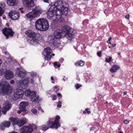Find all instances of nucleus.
I'll return each mask as SVG.
<instances>
[{
    "instance_id": "nucleus-1",
    "label": "nucleus",
    "mask_w": 133,
    "mask_h": 133,
    "mask_svg": "<svg viewBox=\"0 0 133 133\" xmlns=\"http://www.w3.org/2000/svg\"><path fill=\"white\" fill-rule=\"evenodd\" d=\"M51 6L53 7L54 9L58 14L63 15V17H66L69 10L68 8L64 6L63 3L61 1L56 2Z\"/></svg>"
},
{
    "instance_id": "nucleus-2",
    "label": "nucleus",
    "mask_w": 133,
    "mask_h": 133,
    "mask_svg": "<svg viewBox=\"0 0 133 133\" xmlns=\"http://www.w3.org/2000/svg\"><path fill=\"white\" fill-rule=\"evenodd\" d=\"M25 34L30 37V43L35 45L41 41L42 37L40 34L36 33L32 30H28L25 32Z\"/></svg>"
},
{
    "instance_id": "nucleus-3",
    "label": "nucleus",
    "mask_w": 133,
    "mask_h": 133,
    "mask_svg": "<svg viewBox=\"0 0 133 133\" xmlns=\"http://www.w3.org/2000/svg\"><path fill=\"white\" fill-rule=\"evenodd\" d=\"M35 25L36 29L42 31L46 30L49 27L48 21L44 18H40L37 20L35 22Z\"/></svg>"
},
{
    "instance_id": "nucleus-4",
    "label": "nucleus",
    "mask_w": 133,
    "mask_h": 133,
    "mask_svg": "<svg viewBox=\"0 0 133 133\" xmlns=\"http://www.w3.org/2000/svg\"><path fill=\"white\" fill-rule=\"evenodd\" d=\"M61 30L62 31V35L64 37L66 36L70 40H71L74 37L76 33L75 31L66 25L63 27Z\"/></svg>"
},
{
    "instance_id": "nucleus-5",
    "label": "nucleus",
    "mask_w": 133,
    "mask_h": 133,
    "mask_svg": "<svg viewBox=\"0 0 133 133\" xmlns=\"http://www.w3.org/2000/svg\"><path fill=\"white\" fill-rule=\"evenodd\" d=\"M13 90V88L9 83L5 81L0 82V92L4 95L10 94Z\"/></svg>"
},
{
    "instance_id": "nucleus-6",
    "label": "nucleus",
    "mask_w": 133,
    "mask_h": 133,
    "mask_svg": "<svg viewBox=\"0 0 133 133\" xmlns=\"http://www.w3.org/2000/svg\"><path fill=\"white\" fill-rule=\"evenodd\" d=\"M25 95L30 98V101L32 102H40V100L39 96L36 95V92L35 91H31L29 89H27L24 91Z\"/></svg>"
},
{
    "instance_id": "nucleus-7",
    "label": "nucleus",
    "mask_w": 133,
    "mask_h": 133,
    "mask_svg": "<svg viewBox=\"0 0 133 133\" xmlns=\"http://www.w3.org/2000/svg\"><path fill=\"white\" fill-rule=\"evenodd\" d=\"M45 60L49 61L52 56H54L55 54H53L52 50L49 47H47L45 48L43 51L42 53Z\"/></svg>"
},
{
    "instance_id": "nucleus-8",
    "label": "nucleus",
    "mask_w": 133,
    "mask_h": 133,
    "mask_svg": "<svg viewBox=\"0 0 133 133\" xmlns=\"http://www.w3.org/2000/svg\"><path fill=\"white\" fill-rule=\"evenodd\" d=\"M60 119V116H57L54 121L52 122L50 120H49L47 122V124L50 128H55L56 129L60 127L59 123V122Z\"/></svg>"
},
{
    "instance_id": "nucleus-9",
    "label": "nucleus",
    "mask_w": 133,
    "mask_h": 133,
    "mask_svg": "<svg viewBox=\"0 0 133 133\" xmlns=\"http://www.w3.org/2000/svg\"><path fill=\"white\" fill-rule=\"evenodd\" d=\"M29 79L28 78L26 77L23 81H19L17 83L18 87L23 89L26 88L29 83Z\"/></svg>"
},
{
    "instance_id": "nucleus-10",
    "label": "nucleus",
    "mask_w": 133,
    "mask_h": 133,
    "mask_svg": "<svg viewBox=\"0 0 133 133\" xmlns=\"http://www.w3.org/2000/svg\"><path fill=\"white\" fill-rule=\"evenodd\" d=\"M48 41L50 44L55 46H58L59 42V39H56L53 35L48 36Z\"/></svg>"
},
{
    "instance_id": "nucleus-11",
    "label": "nucleus",
    "mask_w": 133,
    "mask_h": 133,
    "mask_svg": "<svg viewBox=\"0 0 133 133\" xmlns=\"http://www.w3.org/2000/svg\"><path fill=\"white\" fill-rule=\"evenodd\" d=\"M18 12L15 10H12L9 13V16L11 19L15 20L17 19L19 17Z\"/></svg>"
},
{
    "instance_id": "nucleus-12",
    "label": "nucleus",
    "mask_w": 133,
    "mask_h": 133,
    "mask_svg": "<svg viewBox=\"0 0 133 133\" xmlns=\"http://www.w3.org/2000/svg\"><path fill=\"white\" fill-rule=\"evenodd\" d=\"M24 94V92L21 89H16L14 91V96L16 99L21 98Z\"/></svg>"
},
{
    "instance_id": "nucleus-13",
    "label": "nucleus",
    "mask_w": 133,
    "mask_h": 133,
    "mask_svg": "<svg viewBox=\"0 0 133 133\" xmlns=\"http://www.w3.org/2000/svg\"><path fill=\"white\" fill-rule=\"evenodd\" d=\"M12 30V29L10 28H4L3 30V33L6 37L7 39L8 38L9 36H13L14 32Z\"/></svg>"
},
{
    "instance_id": "nucleus-14",
    "label": "nucleus",
    "mask_w": 133,
    "mask_h": 133,
    "mask_svg": "<svg viewBox=\"0 0 133 133\" xmlns=\"http://www.w3.org/2000/svg\"><path fill=\"white\" fill-rule=\"evenodd\" d=\"M63 16V15L59 14L57 12H56V13H54L50 19L53 21H58L61 18H63L65 17Z\"/></svg>"
},
{
    "instance_id": "nucleus-15",
    "label": "nucleus",
    "mask_w": 133,
    "mask_h": 133,
    "mask_svg": "<svg viewBox=\"0 0 133 133\" xmlns=\"http://www.w3.org/2000/svg\"><path fill=\"white\" fill-rule=\"evenodd\" d=\"M53 7L51 6L50 8L46 12L47 18L49 19L51 18L54 13H56L55 11L53 8Z\"/></svg>"
},
{
    "instance_id": "nucleus-16",
    "label": "nucleus",
    "mask_w": 133,
    "mask_h": 133,
    "mask_svg": "<svg viewBox=\"0 0 133 133\" xmlns=\"http://www.w3.org/2000/svg\"><path fill=\"white\" fill-rule=\"evenodd\" d=\"M20 131L21 133H30L32 132V130L29 126H24L21 129Z\"/></svg>"
},
{
    "instance_id": "nucleus-17",
    "label": "nucleus",
    "mask_w": 133,
    "mask_h": 133,
    "mask_svg": "<svg viewBox=\"0 0 133 133\" xmlns=\"http://www.w3.org/2000/svg\"><path fill=\"white\" fill-rule=\"evenodd\" d=\"M29 104V103L28 102L23 101L21 102L20 104V106L19 107V109L21 110H23V112L26 111V107Z\"/></svg>"
},
{
    "instance_id": "nucleus-18",
    "label": "nucleus",
    "mask_w": 133,
    "mask_h": 133,
    "mask_svg": "<svg viewBox=\"0 0 133 133\" xmlns=\"http://www.w3.org/2000/svg\"><path fill=\"white\" fill-rule=\"evenodd\" d=\"M5 78L7 79H10L14 76L13 72L9 70L5 72Z\"/></svg>"
},
{
    "instance_id": "nucleus-19",
    "label": "nucleus",
    "mask_w": 133,
    "mask_h": 133,
    "mask_svg": "<svg viewBox=\"0 0 133 133\" xmlns=\"http://www.w3.org/2000/svg\"><path fill=\"white\" fill-rule=\"evenodd\" d=\"M34 12L33 11L29 12L25 15V17L29 19L31 21L33 19L37 17L36 14H34Z\"/></svg>"
},
{
    "instance_id": "nucleus-20",
    "label": "nucleus",
    "mask_w": 133,
    "mask_h": 133,
    "mask_svg": "<svg viewBox=\"0 0 133 133\" xmlns=\"http://www.w3.org/2000/svg\"><path fill=\"white\" fill-rule=\"evenodd\" d=\"M62 34L61 30H57L55 31L54 35H53V36L56 39H59V38L64 37V36Z\"/></svg>"
},
{
    "instance_id": "nucleus-21",
    "label": "nucleus",
    "mask_w": 133,
    "mask_h": 133,
    "mask_svg": "<svg viewBox=\"0 0 133 133\" xmlns=\"http://www.w3.org/2000/svg\"><path fill=\"white\" fill-rule=\"evenodd\" d=\"M18 0H7V4L11 6H16L18 3Z\"/></svg>"
},
{
    "instance_id": "nucleus-22",
    "label": "nucleus",
    "mask_w": 133,
    "mask_h": 133,
    "mask_svg": "<svg viewBox=\"0 0 133 133\" xmlns=\"http://www.w3.org/2000/svg\"><path fill=\"white\" fill-rule=\"evenodd\" d=\"M27 122L26 118L24 117L21 118V119L18 120L17 124L19 127H21Z\"/></svg>"
},
{
    "instance_id": "nucleus-23",
    "label": "nucleus",
    "mask_w": 133,
    "mask_h": 133,
    "mask_svg": "<svg viewBox=\"0 0 133 133\" xmlns=\"http://www.w3.org/2000/svg\"><path fill=\"white\" fill-rule=\"evenodd\" d=\"M11 105L10 102L8 101H6L4 103L3 108L4 109L6 110L10 109L11 108Z\"/></svg>"
},
{
    "instance_id": "nucleus-24",
    "label": "nucleus",
    "mask_w": 133,
    "mask_h": 133,
    "mask_svg": "<svg viewBox=\"0 0 133 133\" xmlns=\"http://www.w3.org/2000/svg\"><path fill=\"white\" fill-rule=\"evenodd\" d=\"M32 11L34 14H36L37 16H39L42 12L41 9L37 7L35 8Z\"/></svg>"
},
{
    "instance_id": "nucleus-25",
    "label": "nucleus",
    "mask_w": 133,
    "mask_h": 133,
    "mask_svg": "<svg viewBox=\"0 0 133 133\" xmlns=\"http://www.w3.org/2000/svg\"><path fill=\"white\" fill-rule=\"evenodd\" d=\"M118 68V66L116 65H115L111 67L110 69V71L111 72H114L117 71Z\"/></svg>"
},
{
    "instance_id": "nucleus-26",
    "label": "nucleus",
    "mask_w": 133,
    "mask_h": 133,
    "mask_svg": "<svg viewBox=\"0 0 133 133\" xmlns=\"http://www.w3.org/2000/svg\"><path fill=\"white\" fill-rule=\"evenodd\" d=\"M26 74L25 72L22 71H20L18 73V75L19 77L23 78L26 76Z\"/></svg>"
},
{
    "instance_id": "nucleus-27",
    "label": "nucleus",
    "mask_w": 133,
    "mask_h": 133,
    "mask_svg": "<svg viewBox=\"0 0 133 133\" xmlns=\"http://www.w3.org/2000/svg\"><path fill=\"white\" fill-rule=\"evenodd\" d=\"M85 64V62L81 60L78 61L77 62L75 63V65L76 66H83Z\"/></svg>"
},
{
    "instance_id": "nucleus-28",
    "label": "nucleus",
    "mask_w": 133,
    "mask_h": 133,
    "mask_svg": "<svg viewBox=\"0 0 133 133\" xmlns=\"http://www.w3.org/2000/svg\"><path fill=\"white\" fill-rule=\"evenodd\" d=\"M9 120L10 121L12 122L14 125L17 124L18 119L17 118L11 117L10 118Z\"/></svg>"
},
{
    "instance_id": "nucleus-29",
    "label": "nucleus",
    "mask_w": 133,
    "mask_h": 133,
    "mask_svg": "<svg viewBox=\"0 0 133 133\" xmlns=\"http://www.w3.org/2000/svg\"><path fill=\"white\" fill-rule=\"evenodd\" d=\"M5 4L4 2H0V8L5 9Z\"/></svg>"
},
{
    "instance_id": "nucleus-30",
    "label": "nucleus",
    "mask_w": 133,
    "mask_h": 133,
    "mask_svg": "<svg viewBox=\"0 0 133 133\" xmlns=\"http://www.w3.org/2000/svg\"><path fill=\"white\" fill-rule=\"evenodd\" d=\"M30 128L31 129L32 131L36 129L37 128L36 125L34 124L30 125H29Z\"/></svg>"
},
{
    "instance_id": "nucleus-31",
    "label": "nucleus",
    "mask_w": 133,
    "mask_h": 133,
    "mask_svg": "<svg viewBox=\"0 0 133 133\" xmlns=\"http://www.w3.org/2000/svg\"><path fill=\"white\" fill-rule=\"evenodd\" d=\"M6 127H8L10 126V123L9 121L4 122H3Z\"/></svg>"
},
{
    "instance_id": "nucleus-32",
    "label": "nucleus",
    "mask_w": 133,
    "mask_h": 133,
    "mask_svg": "<svg viewBox=\"0 0 133 133\" xmlns=\"http://www.w3.org/2000/svg\"><path fill=\"white\" fill-rule=\"evenodd\" d=\"M49 127L47 126L46 125H44L42 126L41 129L42 130H46L49 129Z\"/></svg>"
},
{
    "instance_id": "nucleus-33",
    "label": "nucleus",
    "mask_w": 133,
    "mask_h": 133,
    "mask_svg": "<svg viewBox=\"0 0 133 133\" xmlns=\"http://www.w3.org/2000/svg\"><path fill=\"white\" fill-rule=\"evenodd\" d=\"M112 57H110L109 58H105V62L107 63H109L112 60Z\"/></svg>"
},
{
    "instance_id": "nucleus-34",
    "label": "nucleus",
    "mask_w": 133,
    "mask_h": 133,
    "mask_svg": "<svg viewBox=\"0 0 133 133\" xmlns=\"http://www.w3.org/2000/svg\"><path fill=\"white\" fill-rule=\"evenodd\" d=\"M6 128V127H5V125H4V124L3 123H2L1 124L0 126V128L2 130H4L5 128Z\"/></svg>"
},
{
    "instance_id": "nucleus-35",
    "label": "nucleus",
    "mask_w": 133,
    "mask_h": 133,
    "mask_svg": "<svg viewBox=\"0 0 133 133\" xmlns=\"http://www.w3.org/2000/svg\"><path fill=\"white\" fill-rule=\"evenodd\" d=\"M4 11L5 9L0 8V16L2 15L3 14L4 12Z\"/></svg>"
},
{
    "instance_id": "nucleus-36",
    "label": "nucleus",
    "mask_w": 133,
    "mask_h": 133,
    "mask_svg": "<svg viewBox=\"0 0 133 133\" xmlns=\"http://www.w3.org/2000/svg\"><path fill=\"white\" fill-rule=\"evenodd\" d=\"M54 65L55 68L59 67L60 66V64H58L57 62H55L54 64Z\"/></svg>"
},
{
    "instance_id": "nucleus-37",
    "label": "nucleus",
    "mask_w": 133,
    "mask_h": 133,
    "mask_svg": "<svg viewBox=\"0 0 133 133\" xmlns=\"http://www.w3.org/2000/svg\"><path fill=\"white\" fill-rule=\"evenodd\" d=\"M82 86V85L81 84H79L78 83L76 84H75V87L77 89H78L79 87Z\"/></svg>"
},
{
    "instance_id": "nucleus-38",
    "label": "nucleus",
    "mask_w": 133,
    "mask_h": 133,
    "mask_svg": "<svg viewBox=\"0 0 133 133\" xmlns=\"http://www.w3.org/2000/svg\"><path fill=\"white\" fill-rule=\"evenodd\" d=\"M89 108L86 109L85 111H83V113L84 114H85L86 112H87V113L88 114H90L91 112V111H89Z\"/></svg>"
},
{
    "instance_id": "nucleus-39",
    "label": "nucleus",
    "mask_w": 133,
    "mask_h": 133,
    "mask_svg": "<svg viewBox=\"0 0 133 133\" xmlns=\"http://www.w3.org/2000/svg\"><path fill=\"white\" fill-rule=\"evenodd\" d=\"M31 76L32 77H34L36 76V73L35 72H32L31 73Z\"/></svg>"
},
{
    "instance_id": "nucleus-40",
    "label": "nucleus",
    "mask_w": 133,
    "mask_h": 133,
    "mask_svg": "<svg viewBox=\"0 0 133 133\" xmlns=\"http://www.w3.org/2000/svg\"><path fill=\"white\" fill-rule=\"evenodd\" d=\"M31 111L34 114H35L37 113V111L36 109H32L31 110Z\"/></svg>"
},
{
    "instance_id": "nucleus-41",
    "label": "nucleus",
    "mask_w": 133,
    "mask_h": 133,
    "mask_svg": "<svg viewBox=\"0 0 133 133\" xmlns=\"http://www.w3.org/2000/svg\"><path fill=\"white\" fill-rule=\"evenodd\" d=\"M129 121H128L127 119H124V123L125 124H127L129 123Z\"/></svg>"
},
{
    "instance_id": "nucleus-42",
    "label": "nucleus",
    "mask_w": 133,
    "mask_h": 133,
    "mask_svg": "<svg viewBox=\"0 0 133 133\" xmlns=\"http://www.w3.org/2000/svg\"><path fill=\"white\" fill-rule=\"evenodd\" d=\"M53 98L52 99L53 101H54L56 99L57 97L55 95H52Z\"/></svg>"
},
{
    "instance_id": "nucleus-43",
    "label": "nucleus",
    "mask_w": 133,
    "mask_h": 133,
    "mask_svg": "<svg viewBox=\"0 0 133 133\" xmlns=\"http://www.w3.org/2000/svg\"><path fill=\"white\" fill-rule=\"evenodd\" d=\"M102 51H100L99 52H98L97 53V55L99 57H100L101 55Z\"/></svg>"
},
{
    "instance_id": "nucleus-44",
    "label": "nucleus",
    "mask_w": 133,
    "mask_h": 133,
    "mask_svg": "<svg viewBox=\"0 0 133 133\" xmlns=\"http://www.w3.org/2000/svg\"><path fill=\"white\" fill-rule=\"evenodd\" d=\"M58 86L57 85L55 86L54 87V89H57L56 90V93H57V91L59 90V89L58 88Z\"/></svg>"
},
{
    "instance_id": "nucleus-45",
    "label": "nucleus",
    "mask_w": 133,
    "mask_h": 133,
    "mask_svg": "<svg viewBox=\"0 0 133 133\" xmlns=\"http://www.w3.org/2000/svg\"><path fill=\"white\" fill-rule=\"evenodd\" d=\"M30 82L31 83L33 84L34 83V79L32 78L31 79L30 81Z\"/></svg>"
},
{
    "instance_id": "nucleus-46",
    "label": "nucleus",
    "mask_w": 133,
    "mask_h": 133,
    "mask_svg": "<svg viewBox=\"0 0 133 133\" xmlns=\"http://www.w3.org/2000/svg\"><path fill=\"white\" fill-rule=\"evenodd\" d=\"M129 14H127V15H126L125 16V18L127 19H129Z\"/></svg>"
},
{
    "instance_id": "nucleus-47",
    "label": "nucleus",
    "mask_w": 133,
    "mask_h": 133,
    "mask_svg": "<svg viewBox=\"0 0 133 133\" xmlns=\"http://www.w3.org/2000/svg\"><path fill=\"white\" fill-rule=\"evenodd\" d=\"M38 109L40 110L42 112H44V111L41 108V107H39L38 108Z\"/></svg>"
},
{
    "instance_id": "nucleus-48",
    "label": "nucleus",
    "mask_w": 133,
    "mask_h": 133,
    "mask_svg": "<svg viewBox=\"0 0 133 133\" xmlns=\"http://www.w3.org/2000/svg\"><path fill=\"white\" fill-rule=\"evenodd\" d=\"M23 8H21L19 9V10H21V12L22 13H23L24 12V11L23 10H22Z\"/></svg>"
},
{
    "instance_id": "nucleus-49",
    "label": "nucleus",
    "mask_w": 133,
    "mask_h": 133,
    "mask_svg": "<svg viewBox=\"0 0 133 133\" xmlns=\"http://www.w3.org/2000/svg\"><path fill=\"white\" fill-rule=\"evenodd\" d=\"M50 0H43V2L46 3H49Z\"/></svg>"
},
{
    "instance_id": "nucleus-50",
    "label": "nucleus",
    "mask_w": 133,
    "mask_h": 133,
    "mask_svg": "<svg viewBox=\"0 0 133 133\" xmlns=\"http://www.w3.org/2000/svg\"><path fill=\"white\" fill-rule=\"evenodd\" d=\"M116 44L115 43L114 44H111V47L112 48H113L114 47H115L116 46Z\"/></svg>"
},
{
    "instance_id": "nucleus-51",
    "label": "nucleus",
    "mask_w": 133,
    "mask_h": 133,
    "mask_svg": "<svg viewBox=\"0 0 133 133\" xmlns=\"http://www.w3.org/2000/svg\"><path fill=\"white\" fill-rule=\"evenodd\" d=\"M14 81L13 80H12L10 81V83L11 84H14Z\"/></svg>"
},
{
    "instance_id": "nucleus-52",
    "label": "nucleus",
    "mask_w": 133,
    "mask_h": 133,
    "mask_svg": "<svg viewBox=\"0 0 133 133\" xmlns=\"http://www.w3.org/2000/svg\"><path fill=\"white\" fill-rule=\"evenodd\" d=\"M57 95L58 96H61V97L62 96L61 94L60 93H58Z\"/></svg>"
},
{
    "instance_id": "nucleus-53",
    "label": "nucleus",
    "mask_w": 133,
    "mask_h": 133,
    "mask_svg": "<svg viewBox=\"0 0 133 133\" xmlns=\"http://www.w3.org/2000/svg\"><path fill=\"white\" fill-rule=\"evenodd\" d=\"M22 111H23V110H19L18 111L17 113L19 114H20Z\"/></svg>"
},
{
    "instance_id": "nucleus-54",
    "label": "nucleus",
    "mask_w": 133,
    "mask_h": 133,
    "mask_svg": "<svg viewBox=\"0 0 133 133\" xmlns=\"http://www.w3.org/2000/svg\"><path fill=\"white\" fill-rule=\"evenodd\" d=\"M61 105L60 104H59L57 105V107L58 108H60L61 107Z\"/></svg>"
},
{
    "instance_id": "nucleus-55",
    "label": "nucleus",
    "mask_w": 133,
    "mask_h": 133,
    "mask_svg": "<svg viewBox=\"0 0 133 133\" xmlns=\"http://www.w3.org/2000/svg\"><path fill=\"white\" fill-rule=\"evenodd\" d=\"M94 127H91L90 128V130L91 131L93 130L94 129Z\"/></svg>"
},
{
    "instance_id": "nucleus-56",
    "label": "nucleus",
    "mask_w": 133,
    "mask_h": 133,
    "mask_svg": "<svg viewBox=\"0 0 133 133\" xmlns=\"http://www.w3.org/2000/svg\"><path fill=\"white\" fill-rule=\"evenodd\" d=\"M2 71L1 70H0V76H1L2 75Z\"/></svg>"
},
{
    "instance_id": "nucleus-57",
    "label": "nucleus",
    "mask_w": 133,
    "mask_h": 133,
    "mask_svg": "<svg viewBox=\"0 0 133 133\" xmlns=\"http://www.w3.org/2000/svg\"><path fill=\"white\" fill-rule=\"evenodd\" d=\"M2 63V61L1 59H0V66Z\"/></svg>"
},
{
    "instance_id": "nucleus-58",
    "label": "nucleus",
    "mask_w": 133,
    "mask_h": 133,
    "mask_svg": "<svg viewBox=\"0 0 133 133\" xmlns=\"http://www.w3.org/2000/svg\"><path fill=\"white\" fill-rule=\"evenodd\" d=\"M107 43H108L111 44V43H110V41H109V40H108V41H107Z\"/></svg>"
},
{
    "instance_id": "nucleus-59",
    "label": "nucleus",
    "mask_w": 133,
    "mask_h": 133,
    "mask_svg": "<svg viewBox=\"0 0 133 133\" xmlns=\"http://www.w3.org/2000/svg\"><path fill=\"white\" fill-rule=\"evenodd\" d=\"M51 80H54L53 76H51Z\"/></svg>"
},
{
    "instance_id": "nucleus-60",
    "label": "nucleus",
    "mask_w": 133,
    "mask_h": 133,
    "mask_svg": "<svg viewBox=\"0 0 133 133\" xmlns=\"http://www.w3.org/2000/svg\"><path fill=\"white\" fill-rule=\"evenodd\" d=\"M127 93V92L126 91H124L123 93L124 95H125Z\"/></svg>"
},
{
    "instance_id": "nucleus-61",
    "label": "nucleus",
    "mask_w": 133,
    "mask_h": 133,
    "mask_svg": "<svg viewBox=\"0 0 133 133\" xmlns=\"http://www.w3.org/2000/svg\"><path fill=\"white\" fill-rule=\"evenodd\" d=\"M111 39V37H110L109 38H108V40H109V41H110V40Z\"/></svg>"
},
{
    "instance_id": "nucleus-62",
    "label": "nucleus",
    "mask_w": 133,
    "mask_h": 133,
    "mask_svg": "<svg viewBox=\"0 0 133 133\" xmlns=\"http://www.w3.org/2000/svg\"><path fill=\"white\" fill-rule=\"evenodd\" d=\"M58 103H59V104H60L62 102L61 101H59L58 102Z\"/></svg>"
},
{
    "instance_id": "nucleus-63",
    "label": "nucleus",
    "mask_w": 133,
    "mask_h": 133,
    "mask_svg": "<svg viewBox=\"0 0 133 133\" xmlns=\"http://www.w3.org/2000/svg\"><path fill=\"white\" fill-rule=\"evenodd\" d=\"M88 20H87V19H86L83 22L84 23V22H85V21H87V22H88Z\"/></svg>"
},
{
    "instance_id": "nucleus-64",
    "label": "nucleus",
    "mask_w": 133,
    "mask_h": 133,
    "mask_svg": "<svg viewBox=\"0 0 133 133\" xmlns=\"http://www.w3.org/2000/svg\"><path fill=\"white\" fill-rule=\"evenodd\" d=\"M119 133H124L122 131H120Z\"/></svg>"
}]
</instances>
